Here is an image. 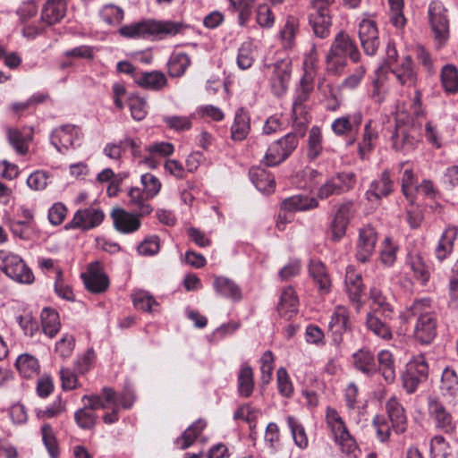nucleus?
Segmentation results:
<instances>
[{
    "mask_svg": "<svg viewBox=\"0 0 458 458\" xmlns=\"http://www.w3.org/2000/svg\"><path fill=\"white\" fill-rule=\"evenodd\" d=\"M456 238V227L449 226L444 231L435 249L436 257L439 261H443L453 252Z\"/></svg>",
    "mask_w": 458,
    "mask_h": 458,
    "instance_id": "36",
    "label": "nucleus"
},
{
    "mask_svg": "<svg viewBox=\"0 0 458 458\" xmlns=\"http://www.w3.org/2000/svg\"><path fill=\"white\" fill-rule=\"evenodd\" d=\"M251 130L250 114L245 107L236 109L233 122L231 125V139L233 141H242Z\"/></svg>",
    "mask_w": 458,
    "mask_h": 458,
    "instance_id": "21",
    "label": "nucleus"
},
{
    "mask_svg": "<svg viewBox=\"0 0 458 458\" xmlns=\"http://www.w3.org/2000/svg\"><path fill=\"white\" fill-rule=\"evenodd\" d=\"M360 52L352 37L345 31H339L334 38L326 55L327 71L340 74L347 66V60L357 64L360 61Z\"/></svg>",
    "mask_w": 458,
    "mask_h": 458,
    "instance_id": "3",
    "label": "nucleus"
},
{
    "mask_svg": "<svg viewBox=\"0 0 458 458\" xmlns=\"http://www.w3.org/2000/svg\"><path fill=\"white\" fill-rule=\"evenodd\" d=\"M397 250L398 246L392 242L390 237H386L380 250L381 262L387 267H392L396 260Z\"/></svg>",
    "mask_w": 458,
    "mask_h": 458,
    "instance_id": "60",
    "label": "nucleus"
},
{
    "mask_svg": "<svg viewBox=\"0 0 458 458\" xmlns=\"http://www.w3.org/2000/svg\"><path fill=\"white\" fill-rule=\"evenodd\" d=\"M428 411L437 430L445 434H453L456 431V421L452 413L440 401L429 397L428 400Z\"/></svg>",
    "mask_w": 458,
    "mask_h": 458,
    "instance_id": "13",
    "label": "nucleus"
},
{
    "mask_svg": "<svg viewBox=\"0 0 458 458\" xmlns=\"http://www.w3.org/2000/svg\"><path fill=\"white\" fill-rule=\"evenodd\" d=\"M206 421L199 419L189 426L182 434L177 437L174 441L175 445L180 450H185L191 446L197 437L200 436L204 428H206Z\"/></svg>",
    "mask_w": 458,
    "mask_h": 458,
    "instance_id": "35",
    "label": "nucleus"
},
{
    "mask_svg": "<svg viewBox=\"0 0 458 458\" xmlns=\"http://www.w3.org/2000/svg\"><path fill=\"white\" fill-rule=\"evenodd\" d=\"M313 90L311 81H309L306 76L301 79L300 86L295 89L293 102V118L295 122L299 119L305 118L306 107L305 103L310 98V93Z\"/></svg>",
    "mask_w": 458,
    "mask_h": 458,
    "instance_id": "20",
    "label": "nucleus"
},
{
    "mask_svg": "<svg viewBox=\"0 0 458 458\" xmlns=\"http://www.w3.org/2000/svg\"><path fill=\"white\" fill-rule=\"evenodd\" d=\"M86 288L93 293H102L109 286L108 277L98 271L97 266L90 264L89 267V276L82 275Z\"/></svg>",
    "mask_w": 458,
    "mask_h": 458,
    "instance_id": "32",
    "label": "nucleus"
},
{
    "mask_svg": "<svg viewBox=\"0 0 458 458\" xmlns=\"http://www.w3.org/2000/svg\"><path fill=\"white\" fill-rule=\"evenodd\" d=\"M15 367L21 376L30 378L39 372L38 360L32 355L28 353L21 354L15 362Z\"/></svg>",
    "mask_w": 458,
    "mask_h": 458,
    "instance_id": "45",
    "label": "nucleus"
},
{
    "mask_svg": "<svg viewBox=\"0 0 458 458\" xmlns=\"http://www.w3.org/2000/svg\"><path fill=\"white\" fill-rule=\"evenodd\" d=\"M0 261L4 272L10 278L26 284H30L33 281L34 276L31 270L18 255L5 250H0Z\"/></svg>",
    "mask_w": 458,
    "mask_h": 458,
    "instance_id": "12",
    "label": "nucleus"
},
{
    "mask_svg": "<svg viewBox=\"0 0 458 458\" xmlns=\"http://www.w3.org/2000/svg\"><path fill=\"white\" fill-rule=\"evenodd\" d=\"M114 228L122 233H131L140 227V216L129 213L122 208L114 209L112 214Z\"/></svg>",
    "mask_w": 458,
    "mask_h": 458,
    "instance_id": "25",
    "label": "nucleus"
},
{
    "mask_svg": "<svg viewBox=\"0 0 458 458\" xmlns=\"http://www.w3.org/2000/svg\"><path fill=\"white\" fill-rule=\"evenodd\" d=\"M237 387L239 395L244 398L250 397L254 389V372L253 369L248 364L241 365L237 376Z\"/></svg>",
    "mask_w": 458,
    "mask_h": 458,
    "instance_id": "38",
    "label": "nucleus"
},
{
    "mask_svg": "<svg viewBox=\"0 0 458 458\" xmlns=\"http://www.w3.org/2000/svg\"><path fill=\"white\" fill-rule=\"evenodd\" d=\"M407 265L413 272L414 277L422 284H426L428 282L430 277L429 267L420 255H410L408 257Z\"/></svg>",
    "mask_w": 458,
    "mask_h": 458,
    "instance_id": "46",
    "label": "nucleus"
},
{
    "mask_svg": "<svg viewBox=\"0 0 458 458\" xmlns=\"http://www.w3.org/2000/svg\"><path fill=\"white\" fill-rule=\"evenodd\" d=\"M132 302L136 309L151 312L152 307L157 305L155 298L147 291L139 290L132 293Z\"/></svg>",
    "mask_w": 458,
    "mask_h": 458,
    "instance_id": "58",
    "label": "nucleus"
},
{
    "mask_svg": "<svg viewBox=\"0 0 458 458\" xmlns=\"http://www.w3.org/2000/svg\"><path fill=\"white\" fill-rule=\"evenodd\" d=\"M74 420L80 428L91 430L97 425L98 415L90 409L84 406L75 411Z\"/></svg>",
    "mask_w": 458,
    "mask_h": 458,
    "instance_id": "54",
    "label": "nucleus"
},
{
    "mask_svg": "<svg viewBox=\"0 0 458 458\" xmlns=\"http://www.w3.org/2000/svg\"><path fill=\"white\" fill-rule=\"evenodd\" d=\"M404 321L416 319L414 338L421 344H429L437 335V316L430 307V300H416L401 315Z\"/></svg>",
    "mask_w": 458,
    "mask_h": 458,
    "instance_id": "2",
    "label": "nucleus"
},
{
    "mask_svg": "<svg viewBox=\"0 0 458 458\" xmlns=\"http://www.w3.org/2000/svg\"><path fill=\"white\" fill-rule=\"evenodd\" d=\"M326 421L334 435L335 441L341 446L342 451L347 454L353 453L357 448L356 442L335 409L327 407Z\"/></svg>",
    "mask_w": 458,
    "mask_h": 458,
    "instance_id": "10",
    "label": "nucleus"
},
{
    "mask_svg": "<svg viewBox=\"0 0 458 458\" xmlns=\"http://www.w3.org/2000/svg\"><path fill=\"white\" fill-rule=\"evenodd\" d=\"M128 105L131 110V117L135 121H142L146 117L148 114L147 103L143 98L137 95H131L129 98Z\"/></svg>",
    "mask_w": 458,
    "mask_h": 458,
    "instance_id": "61",
    "label": "nucleus"
},
{
    "mask_svg": "<svg viewBox=\"0 0 458 458\" xmlns=\"http://www.w3.org/2000/svg\"><path fill=\"white\" fill-rule=\"evenodd\" d=\"M267 77L271 92L276 97L284 96L289 87L292 75V61L290 58H284L267 64Z\"/></svg>",
    "mask_w": 458,
    "mask_h": 458,
    "instance_id": "7",
    "label": "nucleus"
},
{
    "mask_svg": "<svg viewBox=\"0 0 458 458\" xmlns=\"http://www.w3.org/2000/svg\"><path fill=\"white\" fill-rule=\"evenodd\" d=\"M377 242V233L370 225H367L359 230V237L356 243V259L360 263L369 262L373 256Z\"/></svg>",
    "mask_w": 458,
    "mask_h": 458,
    "instance_id": "16",
    "label": "nucleus"
},
{
    "mask_svg": "<svg viewBox=\"0 0 458 458\" xmlns=\"http://www.w3.org/2000/svg\"><path fill=\"white\" fill-rule=\"evenodd\" d=\"M344 283L349 299L356 304V310L359 311L361 307V297L364 289L361 275L355 273L352 267H348Z\"/></svg>",
    "mask_w": 458,
    "mask_h": 458,
    "instance_id": "26",
    "label": "nucleus"
},
{
    "mask_svg": "<svg viewBox=\"0 0 458 458\" xmlns=\"http://www.w3.org/2000/svg\"><path fill=\"white\" fill-rule=\"evenodd\" d=\"M299 30V20L294 16H288L281 30L282 43L284 48L291 49L294 46V39Z\"/></svg>",
    "mask_w": 458,
    "mask_h": 458,
    "instance_id": "53",
    "label": "nucleus"
},
{
    "mask_svg": "<svg viewBox=\"0 0 458 458\" xmlns=\"http://www.w3.org/2000/svg\"><path fill=\"white\" fill-rule=\"evenodd\" d=\"M429 368L423 354L414 356L405 366L402 375L403 386L408 394L414 393L419 385L427 381Z\"/></svg>",
    "mask_w": 458,
    "mask_h": 458,
    "instance_id": "9",
    "label": "nucleus"
},
{
    "mask_svg": "<svg viewBox=\"0 0 458 458\" xmlns=\"http://www.w3.org/2000/svg\"><path fill=\"white\" fill-rule=\"evenodd\" d=\"M191 64V58L187 54L182 52L173 53L167 61L169 76L172 78L183 76Z\"/></svg>",
    "mask_w": 458,
    "mask_h": 458,
    "instance_id": "41",
    "label": "nucleus"
},
{
    "mask_svg": "<svg viewBox=\"0 0 458 458\" xmlns=\"http://www.w3.org/2000/svg\"><path fill=\"white\" fill-rule=\"evenodd\" d=\"M318 205L317 198L297 194L284 199L281 203V208L288 212H303L315 209Z\"/></svg>",
    "mask_w": 458,
    "mask_h": 458,
    "instance_id": "27",
    "label": "nucleus"
},
{
    "mask_svg": "<svg viewBox=\"0 0 458 458\" xmlns=\"http://www.w3.org/2000/svg\"><path fill=\"white\" fill-rule=\"evenodd\" d=\"M104 212L98 208L89 207L79 209L73 218L65 225L66 230L81 229L88 231L98 226L104 220Z\"/></svg>",
    "mask_w": 458,
    "mask_h": 458,
    "instance_id": "15",
    "label": "nucleus"
},
{
    "mask_svg": "<svg viewBox=\"0 0 458 458\" xmlns=\"http://www.w3.org/2000/svg\"><path fill=\"white\" fill-rule=\"evenodd\" d=\"M256 58V47L250 40L242 42L238 48L236 63L241 70L250 68Z\"/></svg>",
    "mask_w": 458,
    "mask_h": 458,
    "instance_id": "47",
    "label": "nucleus"
},
{
    "mask_svg": "<svg viewBox=\"0 0 458 458\" xmlns=\"http://www.w3.org/2000/svg\"><path fill=\"white\" fill-rule=\"evenodd\" d=\"M323 150L322 132L318 126H313L309 133L307 157L310 161L317 159Z\"/></svg>",
    "mask_w": 458,
    "mask_h": 458,
    "instance_id": "51",
    "label": "nucleus"
},
{
    "mask_svg": "<svg viewBox=\"0 0 458 458\" xmlns=\"http://www.w3.org/2000/svg\"><path fill=\"white\" fill-rule=\"evenodd\" d=\"M354 368L362 374L371 377L377 371L375 356L369 350L360 349L352 355Z\"/></svg>",
    "mask_w": 458,
    "mask_h": 458,
    "instance_id": "33",
    "label": "nucleus"
},
{
    "mask_svg": "<svg viewBox=\"0 0 458 458\" xmlns=\"http://www.w3.org/2000/svg\"><path fill=\"white\" fill-rule=\"evenodd\" d=\"M369 297L372 302L377 305V309L374 311H380L382 315L386 318H390L393 313V306L390 302V298L383 292V290L377 287H372L369 292Z\"/></svg>",
    "mask_w": 458,
    "mask_h": 458,
    "instance_id": "50",
    "label": "nucleus"
},
{
    "mask_svg": "<svg viewBox=\"0 0 458 458\" xmlns=\"http://www.w3.org/2000/svg\"><path fill=\"white\" fill-rule=\"evenodd\" d=\"M66 401L64 400L61 395H58L51 404L47 405L44 409L36 408L35 414L38 420H44L47 419L59 417L63 413L66 412Z\"/></svg>",
    "mask_w": 458,
    "mask_h": 458,
    "instance_id": "49",
    "label": "nucleus"
},
{
    "mask_svg": "<svg viewBox=\"0 0 458 458\" xmlns=\"http://www.w3.org/2000/svg\"><path fill=\"white\" fill-rule=\"evenodd\" d=\"M356 182L352 172H339L327 179L318 190L317 198L327 199L333 195H341L352 190Z\"/></svg>",
    "mask_w": 458,
    "mask_h": 458,
    "instance_id": "11",
    "label": "nucleus"
},
{
    "mask_svg": "<svg viewBox=\"0 0 458 458\" xmlns=\"http://www.w3.org/2000/svg\"><path fill=\"white\" fill-rule=\"evenodd\" d=\"M298 306L299 300L295 291L292 287L284 288L277 305L279 315L286 319H290L298 312Z\"/></svg>",
    "mask_w": 458,
    "mask_h": 458,
    "instance_id": "31",
    "label": "nucleus"
},
{
    "mask_svg": "<svg viewBox=\"0 0 458 458\" xmlns=\"http://www.w3.org/2000/svg\"><path fill=\"white\" fill-rule=\"evenodd\" d=\"M392 148L398 152H409L414 148V138L406 126L395 125L391 135Z\"/></svg>",
    "mask_w": 458,
    "mask_h": 458,
    "instance_id": "34",
    "label": "nucleus"
},
{
    "mask_svg": "<svg viewBox=\"0 0 458 458\" xmlns=\"http://www.w3.org/2000/svg\"><path fill=\"white\" fill-rule=\"evenodd\" d=\"M187 25L182 21L146 19L119 29L123 38L162 40L182 33Z\"/></svg>",
    "mask_w": 458,
    "mask_h": 458,
    "instance_id": "1",
    "label": "nucleus"
},
{
    "mask_svg": "<svg viewBox=\"0 0 458 458\" xmlns=\"http://www.w3.org/2000/svg\"><path fill=\"white\" fill-rule=\"evenodd\" d=\"M127 138L128 136L117 142L106 143L103 148V154L112 160L120 161L127 150Z\"/></svg>",
    "mask_w": 458,
    "mask_h": 458,
    "instance_id": "59",
    "label": "nucleus"
},
{
    "mask_svg": "<svg viewBox=\"0 0 458 458\" xmlns=\"http://www.w3.org/2000/svg\"><path fill=\"white\" fill-rule=\"evenodd\" d=\"M366 327L376 336L385 341L393 338V332L386 321L379 318L375 312H368L366 315Z\"/></svg>",
    "mask_w": 458,
    "mask_h": 458,
    "instance_id": "39",
    "label": "nucleus"
},
{
    "mask_svg": "<svg viewBox=\"0 0 458 458\" xmlns=\"http://www.w3.org/2000/svg\"><path fill=\"white\" fill-rule=\"evenodd\" d=\"M351 327L348 310L340 305L335 307L328 323V327L333 335L334 341L336 343L341 342L342 335L350 330Z\"/></svg>",
    "mask_w": 458,
    "mask_h": 458,
    "instance_id": "22",
    "label": "nucleus"
},
{
    "mask_svg": "<svg viewBox=\"0 0 458 458\" xmlns=\"http://www.w3.org/2000/svg\"><path fill=\"white\" fill-rule=\"evenodd\" d=\"M81 130L73 124H64L55 128L50 135V142L60 153L75 148L80 140Z\"/></svg>",
    "mask_w": 458,
    "mask_h": 458,
    "instance_id": "14",
    "label": "nucleus"
},
{
    "mask_svg": "<svg viewBox=\"0 0 458 458\" xmlns=\"http://www.w3.org/2000/svg\"><path fill=\"white\" fill-rule=\"evenodd\" d=\"M310 276L322 293H328L331 289V279L326 265L318 259H311L308 265Z\"/></svg>",
    "mask_w": 458,
    "mask_h": 458,
    "instance_id": "24",
    "label": "nucleus"
},
{
    "mask_svg": "<svg viewBox=\"0 0 458 458\" xmlns=\"http://www.w3.org/2000/svg\"><path fill=\"white\" fill-rule=\"evenodd\" d=\"M135 83L144 89L159 92L168 87V79L163 72L158 70L140 71L135 75Z\"/></svg>",
    "mask_w": 458,
    "mask_h": 458,
    "instance_id": "19",
    "label": "nucleus"
},
{
    "mask_svg": "<svg viewBox=\"0 0 458 458\" xmlns=\"http://www.w3.org/2000/svg\"><path fill=\"white\" fill-rule=\"evenodd\" d=\"M387 417L383 414H377L372 420V426L376 429L377 439L387 442L391 436V430L401 434L406 430L407 417L405 410L395 396H392L386 403Z\"/></svg>",
    "mask_w": 458,
    "mask_h": 458,
    "instance_id": "4",
    "label": "nucleus"
},
{
    "mask_svg": "<svg viewBox=\"0 0 458 458\" xmlns=\"http://www.w3.org/2000/svg\"><path fill=\"white\" fill-rule=\"evenodd\" d=\"M428 19L437 49L442 48L449 38L447 9L441 1H432L428 9Z\"/></svg>",
    "mask_w": 458,
    "mask_h": 458,
    "instance_id": "5",
    "label": "nucleus"
},
{
    "mask_svg": "<svg viewBox=\"0 0 458 458\" xmlns=\"http://www.w3.org/2000/svg\"><path fill=\"white\" fill-rule=\"evenodd\" d=\"M397 81L403 86H412L417 80V72L411 55L403 57L401 64L391 69Z\"/></svg>",
    "mask_w": 458,
    "mask_h": 458,
    "instance_id": "29",
    "label": "nucleus"
},
{
    "mask_svg": "<svg viewBox=\"0 0 458 458\" xmlns=\"http://www.w3.org/2000/svg\"><path fill=\"white\" fill-rule=\"evenodd\" d=\"M377 138L378 131L377 128L373 126V121L369 120L364 126L362 140L359 143V154L362 159H364L367 155L372 151Z\"/></svg>",
    "mask_w": 458,
    "mask_h": 458,
    "instance_id": "44",
    "label": "nucleus"
},
{
    "mask_svg": "<svg viewBox=\"0 0 458 458\" xmlns=\"http://www.w3.org/2000/svg\"><path fill=\"white\" fill-rule=\"evenodd\" d=\"M390 6V22L396 29H403L407 20L403 14V0H388Z\"/></svg>",
    "mask_w": 458,
    "mask_h": 458,
    "instance_id": "57",
    "label": "nucleus"
},
{
    "mask_svg": "<svg viewBox=\"0 0 458 458\" xmlns=\"http://www.w3.org/2000/svg\"><path fill=\"white\" fill-rule=\"evenodd\" d=\"M286 421L295 445L301 449H305L309 441L304 426L293 416H288Z\"/></svg>",
    "mask_w": 458,
    "mask_h": 458,
    "instance_id": "52",
    "label": "nucleus"
},
{
    "mask_svg": "<svg viewBox=\"0 0 458 458\" xmlns=\"http://www.w3.org/2000/svg\"><path fill=\"white\" fill-rule=\"evenodd\" d=\"M118 399L117 392L110 386H104L98 394H85L82 396L81 401H87L86 407L92 411L98 409L107 408L111 403H114Z\"/></svg>",
    "mask_w": 458,
    "mask_h": 458,
    "instance_id": "28",
    "label": "nucleus"
},
{
    "mask_svg": "<svg viewBox=\"0 0 458 458\" xmlns=\"http://www.w3.org/2000/svg\"><path fill=\"white\" fill-rule=\"evenodd\" d=\"M43 443L51 458H56L59 454L58 442L50 424L45 423L41 427Z\"/></svg>",
    "mask_w": 458,
    "mask_h": 458,
    "instance_id": "56",
    "label": "nucleus"
},
{
    "mask_svg": "<svg viewBox=\"0 0 458 458\" xmlns=\"http://www.w3.org/2000/svg\"><path fill=\"white\" fill-rule=\"evenodd\" d=\"M394 191V181L390 172L384 170L378 178L373 180L365 192L366 199L370 202L378 203L383 198L389 196Z\"/></svg>",
    "mask_w": 458,
    "mask_h": 458,
    "instance_id": "18",
    "label": "nucleus"
},
{
    "mask_svg": "<svg viewBox=\"0 0 458 458\" xmlns=\"http://www.w3.org/2000/svg\"><path fill=\"white\" fill-rule=\"evenodd\" d=\"M440 389L444 394L454 395L458 392V376L452 368H445L442 372Z\"/></svg>",
    "mask_w": 458,
    "mask_h": 458,
    "instance_id": "55",
    "label": "nucleus"
},
{
    "mask_svg": "<svg viewBox=\"0 0 458 458\" xmlns=\"http://www.w3.org/2000/svg\"><path fill=\"white\" fill-rule=\"evenodd\" d=\"M251 182L262 192H272L276 187L274 175L262 167H252L250 170Z\"/></svg>",
    "mask_w": 458,
    "mask_h": 458,
    "instance_id": "37",
    "label": "nucleus"
},
{
    "mask_svg": "<svg viewBox=\"0 0 458 458\" xmlns=\"http://www.w3.org/2000/svg\"><path fill=\"white\" fill-rule=\"evenodd\" d=\"M415 55L423 70L428 75H433L436 72L434 60L430 53L422 45H417L415 47Z\"/></svg>",
    "mask_w": 458,
    "mask_h": 458,
    "instance_id": "63",
    "label": "nucleus"
},
{
    "mask_svg": "<svg viewBox=\"0 0 458 458\" xmlns=\"http://www.w3.org/2000/svg\"><path fill=\"white\" fill-rule=\"evenodd\" d=\"M40 318L42 331L49 338H54L61 327L58 312L51 308H44L41 311Z\"/></svg>",
    "mask_w": 458,
    "mask_h": 458,
    "instance_id": "42",
    "label": "nucleus"
},
{
    "mask_svg": "<svg viewBox=\"0 0 458 458\" xmlns=\"http://www.w3.org/2000/svg\"><path fill=\"white\" fill-rule=\"evenodd\" d=\"M141 184L147 199H153L161 190V182L154 174L147 173L140 177Z\"/></svg>",
    "mask_w": 458,
    "mask_h": 458,
    "instance_id": "62",
    "label": "nucleus"
},
{
    "mask_svg": "<svg viewBox=\"0 0 458 458\" xmlns=\"http://www.w3.org/2000/svg\"><path fill=\"white\" fill-rule=\"evenodd\" d=\"M377 370H379L387 384L394 381L396 377L395 365L393 354L387 351L383 350L377 354Z\"/></svg>",
    "mask_w": 458,
    "mask_h": 458,
    "instance_id": "43",
    "label": "nucleus"
},
{
    "mask_svg": "<svg viewBox=\"0 0 458 458\" xmlns=\"http://www.w3.org/2000/svg\"><path fill=\"white\" fill-rule=\"evenodd\" d=\"M65 0H47L41 10V21L48 26L59 23L65 16Z\"/></svg>",
    "mask_w": 458,
    "mask_h": 458,
    "instance_id": "23",
    "label": "nucleus"
},
{
    "mask_svg": "<svg viewBox=\"0 0 458 458\" xmlns=\"http://www.w3.org/2000/svg\"><path fill=\"white\" fill-rule=\"evenodd\" d=\"M129 206L138 216L149 215L153 208L148 203L149 199L146 198L145 192L138 187H131L128 192Z\"/></svg>",
    "mask_w": 458,
    "mask_h": 458,
    "instance_id": "40",
    "label": "nucleus"
},
{
    "mask_svg": "<svg viewBox=\"0 0 458 458\" xmlns=\"http://www.w3.org/2000/svg\"><path fill=\"white\" fill-rule=\"evenodd\" d=\"M358 34L364 53L374 55L380 45L376 22L370 19H363L359 24Z\"/></svg>",
    "mask_w": 458,
    "mask_h": 458,
    "instance_id": "17",
    "label": "nucleus"
},
{
    "mask_svg": "<svg viewBox=\"0 0 458 458\" xmlns=\"http://www.w3.org/2000/svg\"><path fill=\"white\" fill-rule=\"evenodd\" d=\"M213 287L217 294L233 301H239L242 298L241 287L228 277L221 276H215Z\"/></svg>",
    "mask_w": 458,
    "mask_h": 458,
    "instance_id": "30",
    "label": "nucleus"
},
{
    "mask_svg": "<svg viewBox=\"0 0 458 458\" xmlns=\"http://www.w3.org/2000/svg\"><path fill=\"white\" fill-rule=\"evenodd\" d=\"M298 144L299 140L295 133L285 134L268 146L261 164L267 167L282 164L293 154Z\"/></svg>",
    "mask_w": 458,
    "mask_h": 458,
    "instance_id": "6",
    "label": "nucleus"
},
{
    "mask_svg": "<svg viewBox=\"0 0 458 458\" xmlns=\"http://www.w3.org/2000/svg\"><path fill=\"white\" fill-rule=\"evenodd\" d=\"M440 80L446 93L458 92V69L454 64H445L441 69Z\"/></svg>",
    "mask_w": 458,
    "mask_h": 458,
    "instance_id": "48",
    "label": "nucleus"
},
{
    "mask_svg": "<svg viewBox=\"0 0 458 458\" xmlns=\"http://www.w3.org/2000/svg\"><path fill=\"white\" fill-rule=\"evenodd\" d=\"M335 0H313L311 12L309 14V22L314 34L320 38L329 36L332 25L330 6Z\"/></svg>",
    "mask_w": 458,
    "mask_h": 458,
    "instance_id": "8",
    "label": "nucleus"
},
{
    "mask_svg": "<svg viewBox=\"0 0 458 458\" xmlns=\"http://www.w3.org/2000/svg\"><path fill=\"white\" fill-rule=\"evenodd\" d=\"M123 9L113 4L105 6L100 12L102 20L108 25L119 24L123 19Z\"/></svg>",
    "mask_w": 458,
    "mask_h": 458,
    "instance_id": "64",
    "label": "nucleus"
}]
</instances>
